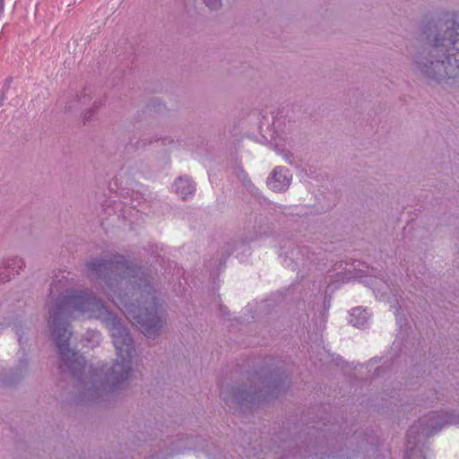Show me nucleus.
Here are the masks:
<instances>
[{
	"label": "nucleus",
	"instance_id": "1",
	"mask_svg": "<svg viewBox=\"0 0 459 459\" xmlns=\"http://www.w3.org/2000/svg\"><path fill=\"white\" fill-rule=\"evenodd\" d=\"M48 324L61 358L60 368L75 380L79 399L94 401L129 379L134 352L127 329L91 291L66 290L55 298Z\"/></svg>",
	"mask_w": 459,
	"mask_h": 459
},
{
	"label": "nucleus",
	"instance_id": "2",
	"mask_svg": "<svg viewBox=\"0 0 459 459\" xmlns=\"http://www.w3.org/2000/svg\"><path fill=\"white\" fill-rule=\"evenodd\" d=\"M86 273L146 337L160 333L161 306L149 276L141 267L123 255H112L89 261Z\"/></svg>",
	"mask_w": 459,
	"mask_h": 459
},
{
	"label": "nucleus",
	"instance_id": "3",
	"mask_svg": "<svg viewBox=\"0 0 459 459\" xmlns=\"http://www.w3.org/2000/svg\"><path fill=\"white\" fill-rule=\"evenodd\" d=\"M437 32L424 30L426 44L413 56L415 69L428 80L452 84L459 79V24L447 22Z\"/></svg>",
	"mask_w": 459,
	"mask_h": 459
},
{
	"label": "nucleus",
	"instance_id": "4",
	"mask_svg": "<svg viewBox=\"0 0 459 459\" xmlns=\"http://www.w3.org/2000/svg\"><path fill=\"white\" fill-rule=\"evenodd\" d=\"M277 386L268 378H259V391H257L256 386L250 387V390L247 391L226 385L221 386L220 397L229 405L230 403H255L256 401H260L261 398H265L266 395L273 394Z\"/></svg>",
	"mask_w": 459,
	"mask_h": 459
},
{
	"label": "nucleus",
	"instance_id": "5",
	"mask_svg": "<svg viewBox=\"0 0 459 459\" xmlns=\"http://www.w3.org/2000/svg\"><path fill=\"white\" fill-rule=\"evenodd\" d=\"M448 425L459 426V416L446 411H432L420 418L417 424L409 430V437L417 433L424 437L437 434Z\"/></svg>",
	"mask_w": 459,
	"mask_h": 459
},
{
	"label": "nucleus",
	"instance_id": "6",
	"mask_svg": "<svg viewBox=\"0 0 459 459\" xmlns=\"http://www.w3.org/2000/svg\"><path fill=\"white\" fill-rule=\"evenodd\" d=\"M292 175L283 167L275 168L267 178L268 186L276 192L286 190L290 184Z\"/></svg>",
	"mask_w": 459,
	"mask_h": 459
},
{
	"label": "nucleus",
	"instance_id": "7",
	"mask_svg": "<svg viewBox=\"0 0 459 459\" xmlns=\"http://www.w3.org/2000/svg\"><path fill=\"white\" fill-rule=\"evenodd\" d=\"M25 266L22 258L14 256L0 263V283L9 281L13 276L18 274Z\"/></svg>",
	"mask_w": 459,
	"mask_h": 459
},
{
	"label": "nucleus",
	"instance_id": "8",
	"mask_svg": "<svg viewBox=\"0 0 459 459\" xmlns=\"http://www.w3.org/2000/svg\"><path fill=\"white\" fill-rule=\"evenodd\" d=\"M175 191L181 199L186 200L194 195L195 186L189 178L179 177L174 184Z\"/></svg>",
	"mask_w": 459,
	"mask_h": 459
},
{
	"label": "nucleus",
	"instance_id": "9",
	"mask_svg": "<svg viewBox=\"0 0 459 459\" xmlns=\"http://www.w3.org/2000/svg\"><path fill=\"white\" fill-rule=\"evenodd\" d=\"M369 318V314L367 310L360 307H355L351 312L350 323L355 327L364 326Z\"/></svg>",
	"mask_w": 459,
	"mask_h": 459
},
{
	"label": "nucleus",
	"instance_id": "10",
	"mask_svg": "<svg viewBox=\"0 0 459 459\" xmlns=\"http://www.w3.org/2000/svg\"><path fill=\"white\" fill-rule=\"evenodd\" d=\"M204 2L212 10H216L221 6V0H204Z\"/></svg>",
	"mask_w": 459,
	"mask_h": 459
},
{
	"label": "nucleus",
	"instance_id": "11",
	"mask_svg": "<svg viewBox=\"0 0 459 459\" xmlns=\"http://www.w3.org/2000/svg\"><path fill=\"white\" fill-rule=\"evenodd\" d=\"M241 174H242V178H241V179H242L243 181H245V179H246V174H245L243 171H241Z\"/></svg>",
	"mask_w": 459,
	"mask_h": 459
},
{
	"label": "nucleus",
	"instance_id": "12",
	"mask_svg": "<svg viewBox=\"0 0 459 459\" xmlns=\"http://www.w3.org/2000/svg\"><path fill=\"white\" fill-rule=\"evenodd\" d=\"M290 258H291V259H294V258H295V256H294V250H292V251L290 252Z\"/></svg>",
	"mask_w": 459,
	"mask_h": 459
},
{
	"label": "nucleus",
	"instance_id": "13",
	"mask_svg": "<svg viewBox=\"0 0 459 459\" xmlns=\"http://www.w3.org/2000/svg\"><path fill=\"white\" fill-rule=\"evenodd\" d=\"M423 459H426V458H423Z\"/></svg>",
	"mask_w": 459,
	"mask_h": 459
}]
</instances>
